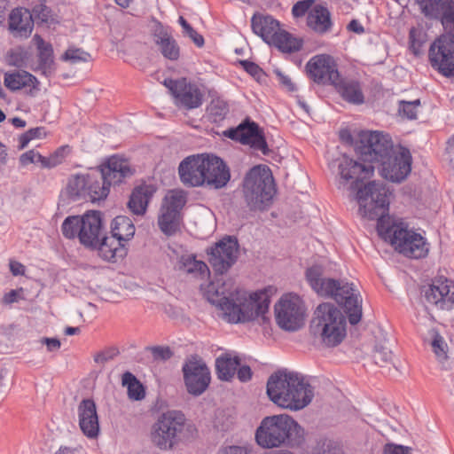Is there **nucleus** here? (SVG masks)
I'll return each instance as SVG.
<instances>
[{
	"label": "nucleus",
	"instance_id": "1",
	"mask_svg": "<svg viewBox=\"0 0 454 454\" xmlns=\"http://www.w3.org/2000/svg\"><path fill=\"white\" fill-rule=\"evenodd\" d=\"M273 293L271 286L248 293L235 287L231 279L226 282L219 279L209 284L206 295L208 301L222 311V317L229 323L257 320L264 324L269 321L267 314Z\"/></svg>",
	"mask_w": 454,
	"mask_h": 454
},
{
	"label": "nucleus",
	"instance_id": "2",
	"mask_svg": "<svg viewBox=\"0 0 454 454\" xmlns=\"http://www.w3.org/2000/svg\"><path fill=\"white\" fill-rule=\"evenodd\" d=\"M267 395L278 407L296 411L311 403L314 388L301 374L282 369L269 377Z\"/></svg>",
	"mask_w": 454,
	"mask_h": 454
},
{
	"label": "nucleus",
	"instance_id": "3",
	"mask_svg": "<svg viewBox=\"0 0 454 454\" xmlns=\"http://www.w3.org/2000/svg\"><path fill=\"white\" fill-rule=\"evenodd\" d=\"M322 264H313L306 270V278L312 289L320 296L332 298L345 309L348 321L356 325L362 317V298L354 284L344 280L325 278Z\"/></svg>",
	"mask_w": 454,
	"mask_h": 454
},
{
	"label": "nucleus",
	"instance_id": "4",
	"mask_svg": "<svg viewBox=\"0 0 454 454\" xmlns=\"http://www.w3.org/2000/svg\"><path fill=\"white\" fill-rule=\"evenodd\" d=\"M255 441L263 449L285 445L300 446L304 442L302 427L289 415L279 414L262 419L255 431Z\"/></svg>",
	"mask_w": 454,
	"mask_h": 454
},
{
	"label": "nucleus",
	"instance_id": "5",
	"mask_svg": "<svg viewBox=\"0 0 454 454\" xmlns=\"http://www.w3.org/2000/svg\"><path fill=\"white\" fill-rule=\"evenodd\" d=\"M346 317L333 303L319 304L310 323V331L325 348L339 346L346 337Z\"/></svg>",
	"mask_w": 454,
	"mask_h": 454
},
{
	"label": "nucleus",
	"instance_id": "6",
	"mask_svg": "<svg viewBox=\"0 0 454 454\" xmlns=\"http://www.w3.org/2000/svg\"><path fill=\"white\" fill-rule=\"evenodd\" d=\"M275 193L272 173L267 166L252 168L243 182V196L251 210H264L271 203Z\"/></svg>",
	"mask_w": 454,
	"mask_h": 454
},
{
	"label": "nucleus",
	"instance_id": "7",
	"mask_svg": "<svg viewBox=\"0 0 454 454\" xmlns=\"http://www.w3.org/2000/svg\"><path fill=\"white\" fill-rule=\"evenodd\" d=\"M62 234L69 239H78L86 248L95 249L104 233L102 214L88 211L82 215L67 216L61 225Z\"/></svg>",
	"mask_w": 454,
	"mask_h": 454
},
{
	"label": "nucleus",
	"instance_id": "8",
	"mask_svg": "<svg viewBox=\"0 0 454 454\" xmlns=\"http://www.w3.org/2000/svg\"><path fill=\"white\" fill-rule=\"evenodd\" d=\"M389 190L381 182L372 181L359 188L356 199L359 215L368 220H378V231L381 233L383 218L388 214Z\"/></svg>",
	"mask_w": 454,
	"mask_h": 454
},
{
	"label": "nucleus",
	"instance_id": "9",
	"mask_svg": "<svg viewBox=\"0 0 454 454\" xmlns=\"http://www.w3.org/2000/svg\"><path fill=\"white\" fill-rule=\"evenodd\" d=\"M185 427L186 419L181 411L163 412L152 427V442L160 450H171L184 436Z\"/></svg>",
	"mask_w": 454,
	"mask_h": 454
},
{
	"label": "nucleus",
	"instance_id": "10",
	"mask_svg": "<svg viewBox=\"0 0 454 454\" xmlns=\"http://www.w3.org/2000/svg\"><path fill=\"white\" fill-rule=\"evenodd\" d=\"M251 23L254 33L261 36L268 44L275 46L283 52L300 50L301 42L281 29L279 22L271 16L254 14Z\"/></svg>",
	"mask_w": 454,
	"mask_h": 454
},
{
	"label": "nucleus",
	"instance_id": "11",
	"mask_svg": "<svg viewBox=\"0 0 454 454\" xmlns=\"http://www.w3.org/2000/svg\"><path fill=\"white\" fill-rule=\"evenodd\" d=\"M355 147L361 160L372 165L373 162H380L401 146L395 145L391 137L387 133L363 130L358 134Z\"/></svg>",
	"mask_w": 454,
	"mask_h": 454
},
{
	"label": "nucleus",
	"instance_id": "12",
	"mask_svg": "<svg viewBox=\"0 0 454 454\" xmlns=\"http://www.w3.org/2000/svg\"><path fill=\"white\" fill-rule=\"evenodd\" d=\"M278 325L287 332H295L304 325L306 308L301 298L294 294H286L275 304Z\"/></svg>",
	"mask_w": 454,
	"mask_h": 454
},
{
	"label": "nucleus",
	"instance_id": "13",
	"mask_svg": "<svg viewBox=\"0 0 454 454\" xmlns=\"http://www.w3.org/2000/svg\"><path fill=\"white\" fill-rule=\"evenodd\" d=\"M388 232L391 244L403 255L415 259L427 255L429 244L419 233L400 226H394Z\"/></svg>",
	"mask_w": 454,
	"mask_h": 454
},
{
	"label": "nucleus",
	"instance_id": "14",
	"mask_svg": "<svg viewBox=\"0 0 454 454\" xmlns=\"http://www.w3.org/2000/svg\"><path fill=\"white\" fill-rule=\"evenodd\" d=\"M429 59L432 67L442 75L454 76V27L431 45Z\"/></svg>",
	"mask_w": 454,
	"mask_h": 454
},
{
	"label": "nucleus",
	"instance_id": "15",
	"mask_svg": "<svg viewBox=\"0 0 454 454\" xmlns=\"http://www.w3.org/2000/svg\"><path fill=\"white\" fill-rule=\"evenodd\" d=\"M182 372L187 392L193 396H200L208 387L211 381L209 368L198 356H191L184 362Z\"/></svg>",
	"mask_w": 454,
	"mask_h": 454
},
{
	"label": "nucleus",
	"instance_id": "16",
	"mask_svg": "<svg viewBox=\"0 0 454 454\" xmlns=\"http://www.w3.org/2000/svg\"><path fill=\"white\" fill-rule=\"evenodd\" d=\"M378 163L380 176L392 183H402L411 170L410 151L402 146Z\"/></svg>",
	"mask_w": 454,
	"mask_h": 454
},
{
	"label": "nucleus",
	"instance_id": "17",
	"mask_svg": "<svg viewBox=\"0 0 454 454\" xmlns=\"http://www.w3.org/2000/svg\"><path fill=\"white\" fill-rule=\"evenodd\" d=\"M239 254L238 239L226 236L210 248L208 262L215 273L223 274L236 263Z\"/></svg>",
	"mask_w": 454,
	"mask_h": 454
},
{
	"label": "nucleus",
	"instance_id": "18",
	"mask_svg": "<svg viewBox=\"0 0 454 454\" xmlns=\"http://www.w3.org/2000/svg\"><path fill=\"white\" fill-rule=\"evenodd\" d=\"M164 85L176 99V105L186 110L200 107L203 103L204 93L200 87L186 78L166 79Z\"/></svg>",
	"mask_w": 454,
	"mask_h": 454
},
{
	"label": "nucleus",
	"instance_id": "19",
	"mask_svg": "<svg viewBox=\"0 0 454 454\" xmlns=\"http://www.w3.org/2000/svg\"><path fill=\"white\" fill-rule=\"evenodd\" d=\"M185 204V198L176 192H170L164 199L158 218L160 231L166 235L175 234L180 224V211Z\"/></svg>",
	"mask_w": 454,
	"mask_h": 454
},
{
	"label": "nucleus",
	"instance_id": "20",
	"mask_svg": "<svg viewBox=\"0 0 454 454\" xmlns=\"http://www.w3.org/2000/svg\"><path fill=\"white\" fill-rule=\"evenodd\" d=\"M225 135L243 145H249L251 148L261 151L264 155H268L270 153L262 129L249 119H246L236 129L227 130Z\"/></svg>",
	"mask_w": 454,
	"mask_h": 454
},
{
	"label": "nucleus",
	"instance_id": "21",
	"mask_svg": "<svg viewBox=\"0 0 454 454\" xmlns=\"http://www.w3.org/2000/svg\"><path fill=\"white\" fill-rule=\"evenodd\" d=\"M336 161L338 162L340 185H346L348 182L356 184L358 182L372 177L374 172V166L367 161H362L361 158L358 160L342 155Z\"/></svg>",
	"mask_w": 454,
	"mask_h": 454
},
{
	"label": "nucleus",
	"instance_id": "22",
	"mask_svg": "<svg viewBox=\"0 0 454 454\" xmlns=\"http://www.w3.org/2000/svg\"><path fill=\"white\" fill-rule=\"evenodd\" d=\"M424 296L427 302L442 309H450L454 307V284L442 277L434 278L424 290Z\"/></svg>",
	"mask_w": 454,
	"mask_h": 454
},
{
	"label": "nucleus",
	"instance_id": "23",
	"mask_svg": "<svg viewBox=\"0 0 454 454\" xmlns=\"http://www.w3.org/2000/svg\"><path fill=\"white\" fill-rule=\"evenodd\" d=\"M206 154L191 155L183 160L178 167L182 183L191 187L205 185Z\"/></svg>",
	"mask_w": 454,
	"mask_h": 454
},
{
	"label": "nucleus",
	"instance_id": "24",
	"mask_svg": "<svg viewBox=\"0 0 454 454\" xmlns=\"http://www.w3.org/2000/svg\"><path fill=\"white\" fill-rule=\"evenodd\" d=\"M306 68L314 82L337 85L340 74L331 57L326 55L315 56L308 62Z\"/></svg>",
	"mask_w": 454,
	"mask_h": 454
},
{
	"label": "nucleus",
	"instance_id": "25",
	"mask_svg": "<svg viewBox=\"0 0 454 454\" xmlns=\"http://www.w3.org/2000/svg\"><path fill=\"white\" fill-rule=\"evenodd\" d=\"M205 185L221 189L227 185L231 179V172L226 163L219 157L206 154Z\"/></svg>",
	"mask_w": 454,
	"mask_h": 454
},
{
	"label": "nucleus",
	"instance_id": "26",
	"mask_svg": "<svg viewBox=\"0 0 454 454\" xmlns=\"http://www.w3.org/2000/svg\"><path fill=\"white\" fill-rule=\"evenodd\" d=\"M79 427L85 436L96 439L99 434V421L97 406L92 399H83L78 405Z\"/></svg>",
	"mask_w": 454,
	"mask_h": 454
},
{
	"label": "nucleus",
	"instance_id": "27",
	"mask_svg": "<svg viewBox=\"0 0 454 454\" xmlns=\"http://www.w3.org/2000/svg\"><path fill=\"white\" fill-rule=\"evenodd\" d=\"M99 173L104 177L109 186L121 183L125 178L130 177L134 174L129 162L118 156L110 157L107 161L99 168Z\"/></svg>",
	"mask_w": 454,
	"mask_h": 454
},
{
	"label": "nucleus",
	"instance_id": "28",
	"mask_svg": "<svg viewBox=\"0 0 454 454\" xmlns=\"http://www.w3.org/2000/svg\"><path fill=\"white\" fill-rule=\"evenodd\" d=\"M416 3L425 16L440 19L442 25L451 23L454 27V3L452 0H419Z\"/></svg>",
	"mask_w": 454,
	"mask_h": 454
},
{
	"label": "nucleus",
	"instance_id": "29",
	"mask_svg": "<svg viewBox=\"0 0 454 454\" xmlns=\"http://www.w3.org/2000/svg\"><path fill=\"white\" fill-rule=\"evenodd\" d=\"M4 86L12 90L17 91L22 89L27 90V94L35 96L39 90V82L35 76L25 70H12L4 74Z\"/></svg>",
	"mask_w": 454,
	"mask_h": 454
},
{
	"label": "nucleus",
	"instance_id": "30",
	"mask_svg": "<svg viewBox=\"0 0 454 454\" xmlns=\"http://www.w3.org/2000/svg\"><path fill=\"white\" fill-rule=\"evenodd\" d=\"M153 41L164 58L169 60H177L180 56V48L173 36L158 23L153 30Z\"/></svg>",
	"mask_w": 454,
	"mask_h": 454
},
{
	"label": "nucleus",
	"instance_id": "31",
	"mask_svg": "<svg viewBox=\"0 0 454 454\" xmlns=\"http://www.w3.org/2000/svg\"><path fill=\"white\" fill-rule=\"evenodd\" d=\"M34 27L31 12L24 8H16L9 15V28L15 36L27 37Z\"/></svg>",
	"mask_w": 454,
	"mask_h": 454
},
{
	"label": "nucleus",
	"instance_id": "32",
	"mask_svg": "<svg viewBox=\"0 0 454 454\" xmlns=\"http://www.w3.org/2000/svg\"><path fill=\"white\" fill-rule=\"evenodd\" d=\"M98 255L106 261H116L126 254L125 244L117 239L114 236L106 237L102 234L96 248Z\"/></svg>",
	"mask_w": 454,
	"mask_h": 454
},
{
	"label": "nucleus",
	"instance_id": "33",
	"mask_svg": "<svg viewBox=\"0 0 454 454\" xmlns=\"http://www.w3.org/2000/svg\"><path fill=\"white\" fill-rule=\"evenodd\" d=\"M37 51L38 67L43 74L49 75L53 70L54 56L51 43L45 42L43 37L35 34L32 39Z\"/></svg>",
	"mask_w": 454,
	"mask_h": 454
},
{
	"label": "nucleus",
	"instance_id": "34",
	"mask_svg": "<svg viewBox=\"0 0 454 454\" xmlns=\"http://www.w3.org/2000/svg\"><path fill=\"white\" fill-rule=\"evenodd\" d=\"M155 190L152 185H141L134 189L128 207L134 215H143L145 214L149 200L153 197Z\"/></svg>",
	"mask_w": 454,
	"mask_h": 454
},
{
	"label": "nucleus",
	"instance_id": "35",
	"mask_svg": "<svg viewBox=\"0 0 454 454\" xmlns=\"http://www.w3.org/2000/svg\"><path fill=\"white\" fill-rule=\"evenodd\" d=\"M86 187V200L98 201L105 200L110 191V186L98 170L88 174Z\"/></svg>",
	"mask_w": 454,
	"mask_h": 454
},
{
	"label": "nucleus",
	"instance_id": "36",
	"mask_svg": "<svg viewBox=\"0 0 454 454\" xmlns=\"http://www.w3.org/2000/svg\"><path fill=\"white\" fill-rule=\"evenodd\" d=\"M307 25L317 33L327 32L332 26L330 12L320 4L315 5L308 13Z\"/></svg>",
	"mask_w": 454,
	"mask_h": 454
},
{
	"label": "nucleus",
	"instance_id": "37",
	"mask_svg": "<svg viewBox=\"0 0 454 454\" xmlns=\"http://www.w3.org/2000/svg\"><path fill=\"white\" fill-rule=\"evenodd\" d=\"M240 365V359L239 356H231V354H223L216 358L215 369L219 380L229 381L231 380Z\"/></svg>",
	"mask_w": 454,
	"mask_h": 454
},
{
	"label": "nucleus",
	"instance_id": "38",
	"mask_svg": "<svg viewBox=\"0 0 454 454\" xmlns=\"http://www.w3.org/2000/svg\"><path fill=\"white\" fill-rule=\"evenodd\" d=\"M342 98L354 105L363 104L364 97L357 82L342 81L339 78L337 85H334Z\"/></svg>",
	"mask_w": 454,
	"mask_h": 454
},
{
	"label": "nucleus",
	"instance_id": "39",
	"mask_svg": "<svg viewBox=\"0 0 454 454\" xmlns=\"http://www.w3.org/2000/svg\"><path fill=\"white\" fill-rule=\"evenodd\" d=\"M135 231L133 222L126 215L116 216L111 224L112 235L124 244L134 237Z\"/></svg>",
	"mask_w": 454,
	"mask_h": 454
},
{
	"label": "nucleus",
	"instance_id": "40",
	"mask_svg": "<svg viewBox=\"0 0 454 454\" xmlns=\"http://www.w3.org/2000/svg\"><path fill=\"white\" fill-rule=\"evenodd\" d=\"M372 357L375 364L387 368L393 365V352L390 343L384 340L378 342L372 351Z\"/></svg>",
	"mask_w": 454,
	"mask_h": 454
},
{
	"label": "nucleus",
	"instance_id": "41",
	"mask_svg": "<svg viewBox=\"0 0 454 454\" xmlns=\"http://www.w3.org/2000/svg\"><path fill=\"white\" fill-rule=\"evenodd\" d=\"M121 382L122 385L126 386L128 388V395L129 399L139 401L145 397V393L143 385L131 372H124L122 374Z\"/></svg>",
	"mask_w": 454,
	"mask_h": 454
},
{
	"label": "nucleus",
	"instance_id": "42",
	"mask_svg": "<svg viewBox=\"0 0 454 454\" xmlns=\"http://www.w3.org/2000/svg\"><path fill=\"white\" fill-rule=\"evenodd\" d=\"M87 175H76L73 176L67 184V192L73 200L85 199L87 187Z\"/></svg>",
	"mask_w": 454,
	"mask_h": 454
},
{
	"label": "nucleus",
	"instance_id": "43",
	"mask_svg": "<svg viewBox=\"0 0 454 454\" xmlns=\"http://www.w3.org/2000/svg\"><path fill=\"white\" fill-rule=\"evenodd\" d=\"M208 117L213 122H220L225 119L229 113V106L221 98H214L207 106Z\"/></svg>",
	"mask_w": 454,
	"mask_h": 454
},
{
	"label": "nucleus",
	"instance_id": "44",
	"mask_svg": "<svg viewBox=\"0 0 454 454\" xmlns=\"http://www.w3.org/2000/svg\"><path fill=\"white\" fill-rule=\"evenodd\" d=\"M180 269L187 273H196L205 275L208 272L207 265L202 261H197L192 254L183 255L180 259Z\"/></svg>",
	"mask_w": 454,
	"mask_h": 454
},
{
	"label": "nucleus",
	"instance_id": "45",
	"mask_svg": "<svg viewBox=\"0 0 454 454\" xmlns=\"http://www.w3.org/2000/svg\"><path fill=\"white\" fill-rule=\"evenodd\" d=\"M311 454H343V451L338 442L324 438L316 442Z\"/></svg>",
	"mask_w": 454,
	"mask_h": 454
},
{
	"label": "nucleus",
	"instance_id": "46",
	"mask_svg": "<svg viewBox=\"0 0 454 454\" xmlns=\"http://www.w3.org/2000/svg\"><path fill=\"white\" fill-rule=\"evenodd\" d=\"M429 334L432 337L431 347L437 359L441 362L446 360L448 345L445 342L443 337H442L434 329H432L429 332Z\"/></svg>",
	"mask_w": 454,
	"mask_h": 454
},
{
	"label": "nucleus",
	"instance_id": "47",
	"mask_svg": "<svg viewBox=\"0 0 454 454\" xmlns=\"http://www.w3.org/2000/svg\"><path fill=\"white\" fill-rule=\"evenodd\" d=\"M410 48L415 55L421 51L423 44L427 41V35L421 27H411L409 35Z\"/></svg>",
	"mask_w": 454,
	"mask_h": 454
},
{
	"label": "nucleus",
	"instance_id": "48",
	"mask_svg": "<svg viewBox=\"0 0 454 454\" xmlns=\"http://www.w3.org/2000/svg\"><path fill=\"white\" fill-rule=\"evenodd\" d=\"M61 59L64 61L76 64L80 62H88L90 59V54L82 49L70 47L65 51Z\"/></svg>",
	"mask_w": 454,
	"mask_h": 454
},
{
	"label": "nucleus",
	"instance_id": "49",
	"mask_svg": "<svg viewBox=\"0 0 454 454\" xmlns=\"http://www.w3.org/2000/svg\"><path fill=\"white\" fill-rule=\"evenodd\" d=\"M420 106L419 99H416L414 101H401L399 112L403 114V116L410 120H414L417 118L418 109Z\"/></svg>",
	"mask_w": 454,
	"mask_h": 454
},
{
	"label": "nucleus",
	"instance_id": "50",
	"mask_svg": "<svg viewBox=\"0 0 454 454\" xmlns=\"http://www.w3.org/2000/svg\"><path fill=\"white\" fill-rule=\"evenodd\" d=\"M46 136L44 129L42 127H36L34 129H30L24 134H22L20 137V149H24L27 145L35 138H42Z\"/></svg>",
	"mask_w": 454,
	"mask_h": 454
},
{
	"label": "nucleus",
	"instance_id": "51",
	"mask_svg": "<svg viewBox=\"0 0 454 454\" xmlns=\"http://www.w3.org/2000/svg\"><path fill=\"white\" fill-rule=\"evenodd\" d=\"M31 14L34 21L46 23L51 18V10L43 4H38L33 8Z\"/></svg>",
	"mask_w": 454,
	"mask_h": 454
},
{
	"label": "nucleus",
	"instance_id": "52",
	"mask_svg": "<svg viewBox=\"0 0 454 454\" xmlns=\"http://www.w3.org/2000/svg\"><path fill=\"white\" fill-rule=\"evenodd\" d=\"M155 360L166 361L172 357L173 352L168 347L155 346L149 348Z\"/></svg>",
	"mask_w": 454,
	"mask_h": 454
},
{
	"label": "nucleus",
	"instance_id": "53",
	"mask_svg": "<svg viewBox=\"0 0 454 454\" xmlns=\"http://www.w3.org/2000/svg\"><path fill=\"white\" fill-rule=\"evenodd\" d=\"M273 72L277 76L278 82L284 89H286L287 91L295 90V85L287 74L279 69H275Z\"/></svg>",
	"mask_w": 454,
	"mask_h": 454
},
{
	"label": "nucleus",
	"instance_id": "54",
	"mask_svg": "<svg viewBox=\"0 0 454 454\" xmlns=\"http://www.w3.org/2000/svg\"><path fill=\"white\" fill-rule=\"evenodd\" d=\"M313 0H302L297 2L292 9V13L294 17L303 16L311 7Z\"/></svg>",
	"mask_w": 454,
	"mask_h": 454
},
{
	"label": "nucleus",
	"instance_id": "55",
	"mask_svg": "<svg viewBox=\"0 0 454 454\" xmlns=\"http://www.w3.org/2000/svg\"><path fill=\"white\" fill-rule=\"evenodd\" d=\"M411 449L403 445L387 443L383 447L384 454H411Z\"/></svg>",
	"mask_w": 454,
	"mask_h": 454
},
{
	"label": "nucleus",
	"instance_id": "56",
	"mask_svg": "<svg viewBox=\"0 0 454 454\" xmlns=\"http://www.w3.org/2000/svg\"><path fill=\"white\" fill-rule=\"evenodd\" d=\"M68 152H69V147L67 145H66V146H61V147L58 148L53 153H51L50 155L53 168L58 166L64 160V159H65L66 155L68 153Z\"/></svg>",
	"mask_w": 454,
	"mask_h": 454
},
{
	"label": "nucleus",
	"instance_id": "57",
	"mask_svg": "<svg viewBox=\"0 0 454 454\" xmlns=\"http://www.w3.org/2000/svg\"><path fill=\"white\" fill-rule=\"evenodd\" d=\"M252 449L248 446H228L221 450L219 454H251Z\"/></svg>",
	"mask_w": 454,
	"mask_h": 454
},
{
	"label": "nucleus",
	"instance_id": "58",
	"mask_svg": "<svg viewBox=\"0 0 454 454\" xmlns=\"http://www.w3.org/2000/svg\"><path fill=\"white\" fill-rule=\"evenodd\" d=\"M117 354L118 351L115 349L105 350L96 354L94 356V361L98 364H104L106 362L112 360Z\"/></svg>",
	"mask_w": 454,
	"mask_h": 454
},
{
	"label": "nucleus",
	"instance_id": "59",
	"mask_svg": "<svg viewBox=\"0 0 454 454\" xmlns=\"http://www.w3.org/2000/svg\"><path fill=\"white\" fill-rule=\"evenodd\" d=\"M38 152L35 150L27 151L22 153L20 157V162L22 166H27L30 163L36 164Z\"/></svg>",
	"mask_w": 454,
	"mask_h": 454
},
{
	"label": "nucleus",
	"instance_id": "60",
	"mask_svg": "<svg viewBox=\"0 0 454 454\" xmlns=\"http://www.w3.org/2000/svg\"><path fill=\"white\" fill-rule=\"evenodd\" d=\"M184 34L192 40L196 46L202 47L204 45L203 36L199 34L192 27L187 29Z\"/></svg>",
	"mask_w": 454,
	"mask_h": 454
},
{
	"label": "nucleus",
	"instance_id": "61",
	"mask_svg": "<svg viewBox=\"0 0 454 454\" xmlns=\"http://www.w3.org/2000/svg\"><path fill=\"white\" fill-rule=\"evenodd\" d=\"M22 292V289L20 290H11L9 293L5 294L2 299V302L4 304H12L13 302H17L20 298V294Z\"/></svg>",
	"mask_w": 454,
	"mask_h": 454
},
{
	"label": "nucleus",
	"instance_id": "62",
	"mask_svg": "<svg viewBox=\"0 0 454 454\" xmlns=\"http://www.w3.org/2000/svg\"><path fill=\"white\" fill-rule=\"evenodd\" d=\"M236 372L239 380L242 382L248 381L252 377V371L247 365L240 366Z\"/></svg>",
	"mask_w": 454,
	"mask_h": 454
},
{
	"label": "nucleus",
	"instance_id": "63",
	"mask_svg": "<svg viewBox=\"0 0 454 454\" xmlns=\"http://www.w3.org/2000/svg\"><path fill=\"white\" fill-rule=\"evenodd\" d=\"M165 313L173 318H177L183 316V310L173 304L168 303L164 306Z\"/></svg>",
	"mask_w": 454,
	"mask_h": 454
},
{
	"label": "nucleus",
	"instance_id": "64",
	"mask_svg": "<svg viewBox=\"0 0 454 454\" xmlns=\"http://www.w3.org/2000/svg\"><path fill=\"white\" fill-rule=\"evenodd\" d=\"M244 69L252 76H258L262 73V69L256 64L249 61H241Z\"/></svg>",
	"mask_w": 454,
	"mask_h": 454
}]
</instances>
